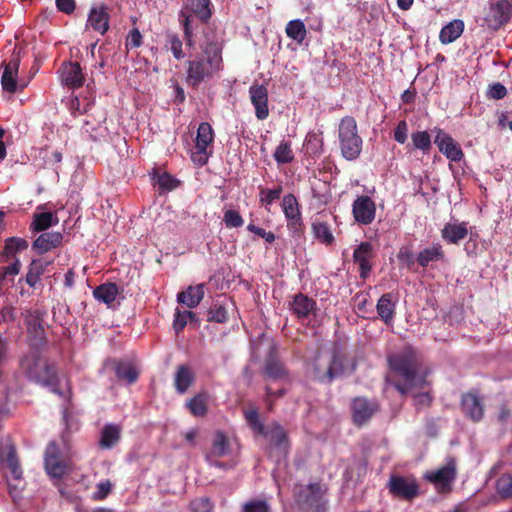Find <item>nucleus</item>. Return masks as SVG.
<instances>
[{
	"label": "nucleus",
	"instance_id": "37",
	"mask_svg": "<svg viewBox=\"0 0 512 512\" xmlns=\"http://www.w3.org/2000/svg\"><path fill=\"white\" fill-rule=\"evenodd\" d=\"M88 24L102 35L105 34L109 28V14L105 8L91 9L88 16Z\"/></svg>",
	"mask_w": 512,
	"mask_h": 512
},
{
	"label": "nucleus",
	"instance_id": "26",
	"mask_svg": "<svg viewBox=\"0 0 512 512\" xmlns=\"http://www.w3.org/2000/svg\"><path fill=\"white\" fill-rule=\"evenodd\" d=\"M468 235L467 222H448L441 229V237L447 244L458 245Z\"/></svg>",
	"mask_w": 512,
	"mask_h": 512
},
{
	"label": "nucleus",
	"instance_id": "4",
	"mask_svg": "<svg viewBox=\"0 0 512 512\" xmlns=\"http://www.w3.org/2000/svg\"><path fill=\"white\" fill-rule=\"evenodd\" d=\"M390 369L399 375L404 382H395V389L401 394L406 395L411 389L421 387L424 383V377L419 375V361L415 351L411 347H405L403 350L388 356Z\"/></svg>",
	"mask_w": 512,
	"mask_h": 512
},
{
	"label": "nucleus",
	"instance_id": "46",
	"mask_svg": "<svg viewBox=\"0 0 512 512\" xmlns=\"http://www.w3.org/2000/svg\"><path fill=\"white\" fill-rule=\"evenodd\" d=\"M414 149L421 150L424 154L431 150L432 143L427 131H416L411 134Z\"/></svg>",
	"mask_w": 512,
	"mask_h": 512
},
{
	"label": "nucleus",
	"instance_id": "31",
	"mask_svg": "<svg viewBox=\"0 0 512 512\" xmlns=\"http://www.w3.org/2000/svg\"><path fill=\"white\" fill-rule=\"evenodd\" d=\"M204 284L189 286L186 290L178 293V303L192 309L199 305L204 297Z\"/></svg>",
	"mask_w": 512,
	"mask_h": 512
},
{
	"label": "nucleus",
	"instance_id": "8",
	"mask_svg": "<svg viewBox=\"0 0 512 512\" xmlns=\"http://www.w3.org/2000/svg\"><path fill=\"white\" fill-rule=\"evenodd\" d=\"M269 442V453L279 462L288 456L290 451V441L287 432L278 422H273L266 426L261 434Z\"/></svg>",
	"mask_w": 512,
	"mask_h": 512
},
{
	"label": "nucleus",
	"instance_id": "64",
	"mask_svg": "<svg viewBox=\"0 0 512 512\" xmlns=\"http://www.w3.org/2000/svg\"><path fill=\"white\" fill-rule=\"evenodd\" d=\"M15 318V308L13 306L8 305L0 310V324L13 322Z\"/></svg>",
	"mask_w": 512,
	"mask_h": 512
},
{
	"label": "nucleus",
	"instance_id": "5",
	"mask_svg": "<svg viewBox=\"0 0 512 512\" xmlns=\"http://www.w3.org/2000/svg\"><path fill=\"white\" fill-rule=\"evenodd\" d=\"M210 6V0H187L180 11L179 21L183 27L185 45L189 49H194L196 45L194 31L197 29V25L194 18L206 24L212 16Z\"/></svg>",
	"mask_w": 512,
	"mask_h": 512
},
{
	"label": "nucleus",
	"instance_id": "57",
	"mask_svg": "<svg viewBox=\"0 0 512 512\" xmlns=\"http://www.w3.org/2000/svg\"><path fill=\"white\" fill-rule=\"evenodd\" d=\"M507 95L506 87L500 83L496 82L489 85L486 96L489 99L501 100Z\"/></svg>",
	"mask_w": 512,
	"mask_h": 512
},
{
	"label": "nucleus",
	"instance_id": "28",
	"mask_svg": "<svg viewBox=\"0 0 512 512\" xmlns=\"http://www.w3.org/2000/svg\"><path fill=\"white\" fill-rule=\"evenodd\" d=\"M113 368L117 379L128 385L136 383L140 375L136 365L130 361L115 360Z\"/></svg>",
	"mask_w": 512,
	"mask_h": 512
},
{
	"label": "nucleus",
	"instance_id": "59",
	"mask_svg": "<svg viewBox=\"0 0 512 512\" xmlns=\"http://www.w3.org/2000/svg\"><path fill=\"white\" fill-rule=\"evenodd\" d=\"M142 45V35L139 31V29L137 28H133L127 38H126V42H125V46L127 49H134V48H138Z\"/></svg>",
	"mask_w": 512,
	"mask_h": 512
},
{
	"label": "nucleus",
	"instance_id": "49",
	"mask_svg": "<svg viewBox=\"0 0 512 512\" xmlns=\"http://www.w3.org/2000/svg\"><path fill=\"white\" fill-rule=\"evenodd\" d=\"M260 193V203L262 205H271L273 202L278 200L283 192L282 185H277L273 189H268L264 187H259Z\"/></svg>",
	"mask_w": 512,
	"mask_h": 512
},
{
	"label": "nucleus",
	"instance_id": "51",
	"mask_svg": "<svg viewBox=\"0 0 512 512\" xmlns=\"http://www.w3.org/2000/svg\"><path fill=\"white\" fill-rule=\"evenodd\" d=\"M190 512H214V504L209 497H198L190 501Z\"/></svg>",
	"mask_w": 512,
	"mask_h": 512
},
{
	"label": "nucleus",
	"instance_id": "48",
	"mask_svg": "<svg viewBox=\"0 0 512 512\" xmlns=\"http://www.w3.org/2000/svg\"><path fill=\"white\" fill-rule=\"evenodd\" d=\"M273 156L278 164H287L292 162L294 154L291 149V144L289 142L282 141L277 146Z\"/></svg>",
	"mask_w": 512,
	"mask_h": 512
},
{
	"label": "nucleus",
	"instance_id": "55",
	"mask_svg": "<svg viewBox=\"0 0 512 512\" xmlns=\"http://www.w3.org/2000/svg\"><path fill=\"white\" fill-rule=\"evenodd\" d=\"M223 221L228 228H238L244 224V220L240 213L236 210H227L224 213Z\"/></svg>",
	"mask_w": 512,
	"mask_h": 512
},
{
	"label": "nucleus",
	"instance_id": "50",
	"mask_svg": "<svg viewBox=\"0 0 512 512\" xmlns=\"http://www.w3.org/2000/svg\"><path fill=\"white\" fill-rule=\"evenodd\" d=\"M228 319V313L223 304L219 302H215L211 305L207 314V321L216 322V323H224Z\"/></svg>",
	"mask_w": 512,
	"mask_h": 512
},
{
	"label": "nucleus",
	"instance_id": "44",
	"mask_svg": "<svg viewBox=\"0 0 512 512\" xmlns=\"http://www.w3.org/2000/svg\"><path fill=\"white\" fill-rule=\"evenodd\" d=\"M188 322L198 323L196 314L192 311H180L179 309H176L173 320V329L177 335L183 331Z\"/></svg>",
	"mask_w": 512,
	"mask_h": 512
},
{
	"label": "nucleus",
	"instance_id": "7",
	"mask_svg": "<svg viewBox=\"0 0 512 512\" xmlns=\"http://www.w3.org/2000/svg\"><path fill=\"white\" fill-rule=\"evenodd\" d=\"M325 492L326 489H324L319 482L300 486L296 493V499L300 509L303 512H325Z\"/></svg>",
	"mask_w": 512,
	"mask_h": 512
},
{
	"label": "nucleus",
	"instance_id": "21",
	"mask_svg": "<svg viewBox=\"0 0 512 512\" xmlns=\"http://www.w3.org/2000/svg\"><path fill=\"white\" fill-rule=\"evenodd\" d=\"M263 374L265 377L272 380H283L286 382L291 381L289 371L285 368L284 364L279 360L274 351H270L265 359Z\"/></svg>",
	"mask_w": 512,
	"mask_h": 512
},
{
	"label": "nucleus",
	"instance_id": "52",
	"mask_svg": "<svg viewBox=\"0 0 512 512\" xmlns=\"http://www.w3.org/2000/svg\"><path fill=\"white\" fill-rule=\"evenodd\" d=\"M244 417L249 427L257 434L261 435L266 429V426L260 421L259 414L256 409L244 411Z\"/></svg>",
	"mask_w": 512,
	"mask_h": 512
},
{
	"label": "nucleus",
	"instance_id": "36",
	"mask_svg": "<svg viewBox=\"0 0 512 512\" xmlns=\"http://www.w3.org/2000/svg\"><path fill=\"white\" fill-rule=\"evenodd\" d=\"M445 253L441 244L436 243L419 252L417 262L421 267H427L431 262L443 261Z\"/></svg>",
	"mask_w": 512,
	"mask_h": 512
},
{
	"label": "nucleus",
	"instance_id": "27",
	"mask_svg": "<svg viewBox=\"0 0 512 512\" xmlns=\"http://www.w3.org/2000/svg\"><path fill=\"white\" fill-rule=\"evenodd\" d=\"M0 462L6 464L14 479L18 480L22 477V470L17 458L16 448L12 443L7 442L0 446Z\"/></svg>",
	"mask_w": 512,
	"mask_h": 512
},
{
	"label": "nucleus",
	"instance_id": "43",
	"mask_svg": "<svg viewBox=\"0 0 512 512\" xmlns=\"http://www.w3.org/2000/svg\"><path fill=\"white\" fill-rule=\"evenodd\" d=\"M312 232L314 237L325 245H332L335 238L331 232L330 226L326 222L315 221L312 223Z\"/></svg>",
	"mask_w": 512,
	"mask_h": 512
},
{
	"label": "nucleus",
	"instance_id": "14",
	"mask_svg": "<svg viewBox=\"0 0 512 512\" xmlns=\"http://www.w3.org/2000/svg\"><path fill=\"white\" fill-rule=\"evenodd\" d=\"M352 213L357 223L369 225L375 219L376 205L369 196L361 195L354 200Z\"/></svg>",
	"mask_w": 512,
	"mask_h": 512
},
{
	"label": "nucleus",
	"instance_id": "54",
	"mask_svg": "<svg viewBox=\"0 0 512 512\" xmlns=\"http://www.w3.org/2000/svg\"><path fill=\"white\" fill-rule=\"evenodd\" d=\"M496 490L502 498L512 497V475L504 474L496 481Z\"/></svg>",
	"mask_w": 512,
	"mask_h": 512
},
{
	"label": "nucleus",
	"instance_id": "41",
	"mask_svg": "<svg viewBox=\"0 0 512 512\" xmlns=\"http://www.w3.org/2000/svg\"><path fill=\"white\" fill-rule=\"evenodd\" d=\"M120 439V428L113 424L105 425L101 431L99 445L101 448L108 449L116 444Z\"/></svg>",
	"mask_w": 512,
	"mask_h": 512
},
{
	"label": "nucleus",
	"instance_id": "53",
	"mask_svg": "<svg viewBox=\"0 0 512 512\" xmlns=\"http://www.w3.org/2000/svg\"><path fill=\"white\" fill-rule=\"evenodd\" d=\"M21 269V262L18 258H15V261H13L10 265L0 267V291L4 290L5 288V280L9 276H16L19 274Z\"/></svg>",
	"mask_w": 512,
	"mask_h": 512
},
{
	"label": "nucleus",
	"instance_id": "1",
	"mask_svg": "<svg viewBox=\"0 0 512 512\" xmlns=\"http://www.w3.org/2000/svg\"><path fill=\"white\" fill-rule=\"evenodd\" d=\"M202 37L201 52L186 61L185 82L192 88H198L203 81L212 78L223 62V43L216 31L206 25L202 29Z\"/></svg>",
	"mask_w": 512,
	"mask_h": 512
},
{
	"label": "nucleus",
	"instance_id": "56",
	"mask_svg": "<svg viewBox=\"0 0 512 512\" xmlns=\"http://www.w3.org/2000/svg\"><path fill=\"white\" fill-rule=\"evenodd\" d=\"M242 512H270V507L264 500H251L243 504Z\"/></svg>",
	"mask_w": 512,
	"mask_h": 512
},
{
	"label": "nucleus",
	"instance_id": "33",
	"mask_svg": "<svg viewBox=\"0 0 512 512\" xmlns=\"http://www.w3.org/2000/svg\"><path fill=\"white\" fill-rule=\"evenodd\" d=\"M194 382V373L187 365H179L174 376V387L179 394H184Z\"/></svg>",
	"mask_w": 512,
	"mask_h": 512
},
{
	"label": "nucleus",
	"instance_id": "22",
	"mask_svg": "<svg viewBox=\"0 0 512 512\" xmlns=\"http://www.w3.org/2000/svg\"><path fill=\"white\" fill-rule=\"evenodd\" d=\"M249 95L255 108V115L257 119H266L269 115L267 88L264 85L253 84L249 88Z\"/></svg>",
	"mask_w": 512,
	"mask_h": 512
},
{
	"label": "nucleus",
	"instance_id": "35",
	"mask_svg": "<svg viewBox=\"0 0 512 512\" xmlns=\"http://www.w3.org/2000/svg\"><path fill=\"white\" fill-rule=\"evenodd\" d=\"M58 223V218L51 212L34 213L33 220L29 225L31 233L45 232Z\"/></svg>",
	"mask_w": 512,
	"mask_h": 512
},
{
	"label": "nucleus",
	"instance_id": "47",
	"mask_svg": "<svg viewBox=\"0 0 512 512\" xmlns=\"http://www.w3.org/2000/svg\"><path fill=\"white\" fill-rule=\"evenodd\" d=\"M166 45L169 47L176 60H181L185 57V53L183 52V41L179 35L175 33H167Z\"/></svg>",
	"mask_w": 512,
	"mask_h": 512
},
{
	"label": "nucleus",
	"instance_id": "20",
	"mask_svg": "<svg viewBox=\"0 0 512 512\" xmlns=\"http://www.w3.org/2000/svg\"><path fill=\"white\" fill-rule=\"evenodd\" d=\"M61 83L71 89L83 86L85 77L78 62H64L60 70Z\"/></svg>",
	"mask_w": 512,
	"mask_h": 512
},
{
	"label": "nucleus",
	"instance_id": "12",
	"mask_svg": "<svg viewBox=\"0 0 512 512\" xmlns=\"http://www.w3.org/2000/svg\"><path fill=\"white\" fill-rule=\"evenodd\" d=\"M282 210L287 220V227L293 237L303 234V221L300 206L294 194H287L282 199Z\"/></svg>",
	"mask_w": 512,
	"mask_h": 512
},
{
	"label": "nucleus",
	"instance_id": "38",
	"mask_svg": "<svg viewBox=\"0 0 512 512\" xmlns=\"http://www.w3.org/2000/svg\"><path fill=\"white\" fill-rule=\"evenodd\" d=\"M208 399L206 392L198 393L187 401L186 407L194 417H204L208 412Z\"/></svg>",
	"mask_w": 512,
	"mask_h": 512
},
{
	"label": "nucleus",
	"instance_id": "2",
	"mask_svg": "<svg viewBox=\"0 0 512 512\" xmlns=\"http://www.w3.org/2000/svg\"><path fill=\"white\" fill-rule=\"evenodd\" d=\"M356 368V359L339 349L318 353L312 364L314 379L323 384H331L337 378L350 375Z\"/></svg>",
	"mask_w": 512,
	"mask_h": 512
},
{
	"label": "nucleus",
	"instance_id": "29",
	"mask_svg": "<svg viewBox=\"0 0 512 512\" xmlns=\"http://www.w3.org/2000/svg\"><path fill=\"white\" fill-rule=\"evenodd\" d=\"M377 314L387 325L393 322L395 317L396 299L392 293L383 294L376 305Z\"/></svg>",
	"mask_w": 512,
	"mask_h": 512
},
{
	"label": "nucleus",
	"instance_id": "6",
	"mask_svg": "<svg viewBox=\"0 0 512 512\" xmlns=\"http://www.w3.org/2000/svg\"><path fill=\"white\" fill-rule=\"evenodd\" d=\"M338 138L342 156L349 161L357 159L362 150V138L358 134L357 123L352 116L341 119Z\"/></svg>",
	"mask_w": 512,
	"mask_h": 512
},
{
	"label": "nucleus",
	"instance_id": "45",
	"mask_svg": "<svg viewBox=\"0 0 512 512\" xmlns=\"http://www.w3.org/2000/svg\"><path fill=\"white\" fill-rule=\"evenodd\" d=\"M286 34L289 38L301 43L306 38V28L304 23L299 20H291L286 26Z\"/></svg>",
	"mask_w": 512,
	"mask_h": 512
},
{
	"label": "nucleus",
	"instance_id": "32",
	"mask_svg": "<svg viewBox=\"0 0 512 512\" xmlns=\"http://www.w3.org/2000/svg\"><path fill=\"white\" fill-rule=\"evenodd\" d=\"M465 24L461 19H454L442 27L439 33V41L442 44H450L456 41L463 33Z\"/></svg>",
	"mask_w": 512,
	"mask_h": 512
},
{
	"label": "nucleus",
	"instance_id": "15",
	"mask_svg": "<svg viewBox=\"0 0 512 512\" xmlns=\"http://www.w3.org/2000/svg\"><path fill=\"white\" fill-rule=\"evenodd\" d=\"M44 464L46 472L53 478H61L66 473V464L60 459V449L55 441L49 442L45 449Z\"/></svg>",
	"mask_w": 512,
	"mask_h": 512
},
{
	"label": "nucleus",
	"instance_id": "34",
	"mask_svg": "<svg viewBox=\"0 0 512 512\" xmlns=\"http://www.w3.org/2000/svg\"><path fill=\"white\" fill-rule=\"evenodd\" d=\"M230 450V441L227 435L223 431L217 430L213 435L211 450L210 453L206 455V460H209L210 456H226L230 453Z\"/></svg>",
	"mask_w": 512,
	"mask_h": 512
},
{
	"label": "nucleus",
	"instance_id": "13",
	"mask_svg": "<svg viewBox=\"0 0 512 512\" xmlns=\"http://www.w3.org/2000/svg\"><path fill=\"white\" fill-rule=\"evenodd\" d=\"M380 409L377 400H369L366 397L358 396L351 401V412L353 423L357 427L367 424Z\"/></svg>",
	"mask_w": 512,
	"mask_h": 512
},
{
	"label": "nucleus",
	"instance_id": "58",
	"mask_svg": "<svg viewBox=\"0 0 512 512\" xmlns=\"http://www.w3.org/2000/svg\"><path fill=\"white\" fill-rule=\"evenodd\" d=\"M112 484L109 480L101 481L96 486V491L93 493L92 499L96 501L104 500L111 492Z\"/></svg>",
	"mask_w": 512,
	"mask_h": 512
},
{
	"label": "nucleus",
	"instance_id": "63",
	"mask_svg": "<svg viewBox=\"0 0 512 512\" xmlns=\"http://www.w3.org/2000/svg\"><path fill=\"white\" fill-rule=\"evenodd\" d=\"M58 11L65 14H72L76 8L75 0H55Z\"/></svg>",
	"mask_w": 512,
	"mask_h": 512
},
{
	"label": "nucleus",
	"instance_id": "62",
	"mask_svg": "<svg viewBox=\"0 0 512 512\" xmlns=\"http://www.w3.org/2000/svg\"><path fill=\"white\" fill-rule=\"evenodd\" d=\"M408 125L405 120L398 122L394 129V139L399 144H404L407 141Z\"/></svg>",
	"mask_w": 512,
	"mask_h": 512
},
{
	"label": "nucleus",
	"instance_id": "61",
	"mask_svg": "<svg viewBox=\"0 0 512 512\" xmlns=\"http://www.w3.org/2000/svg\"><path fill=\"white\" fill-rule=\"evenodd\" d=\"M397 258L399 262L407 267L408 269H411V267L414 265V255L411 249L407 247H402L397 255Z\"/></svg>",
	"mask_w": 512,
	"mask_h": 512
},
{
	"label": "nucleus",
	"instance_id": "16",
	"mask_svg": "<svg viewBox=\"0 0 512 512\" xmlns=\"http://www.w3.org/2000/svg\"><path fill=\"white\" fill-rule=\"evenodd\" d=\"M436 132L434 143L438 146L439 151L451 161H461L464 157L461 146L442 129L436 128Z\"/></svg>",
	"mask_w": 512,
	"mask_h": 512
},
{
	"label": "nucleus",
	"instance_id": "60",
	"mask_svg": "<svg viewBox=\"0 0 512 512\" xmlns=\"http://www.w3.org/2000/svg\"><path fill=\"white\" fill-rule=\"evenodd\" d=\"M286 394L285 389H279L277 391L272 390L270 386L265 388V401L267 403L268 410L272 411L274 406V398H281Z\"/></svg>",
	"mask_w": 512,
	"mask_h": 512
},
{
	"label": "nucleus",
	"instance_id": "3",
	"mask_svg": "<svg viewBox=\"0 0 512 512\" xmlns=\"http://www.w3.org/2000/svg\"><path fill=\"white\" fill-rule=\"evenodd\" d=\"M20 369L29 381L48 388L56 395L64 396L56 366L42 357L39 351L31 350L25 354L20 360Z\"/></svg>",
	"mask_w": 512,
	"mask_h": 512
},
{
	"label": "nucleus",
	"instance_id": "19",
	"mask_svg": "<svg viewBox=\"0 0 512 512\" xmlns=\"http://www.w3.org/2000/svg\"><path fill=\"white\" fill-rule=\"evenodd\" d=\"M461 409L468 419L478 422L484 416L483 399L473 391L464 393L461 397Z\"/></svg>",
	"mask_w": 512,
	"mask_h": 512
},
{
	"label": "nucleus",
	"instance_id": "23",
	"mask_svg": "<svg viewBox=\"0 0 512 512\" xmlns=\"http://www.w3.org/2000/svg\"><path fill=\"white\" fill-rule=\"evenodd\" d=\"M63 234L60 232H42L32 243V249L38 254H45L52 249L60 247Z\"/></svg>",
	"mask_w": 512,
	"mask_h": 512
},
{
	"label": "nucleus",
	"instance_id": "10",
	"mask_svg": "<svg viewBox=\"0 0 512 512\" xmlns=\"http://www.w3.org/2000/svg\"><path fill=\"white\" fill-rule=\"evenodd\" d=\"M512 17V4L509 0H497L491 3L484 18L486 27L498 31L506 25Z\"/></svg>",
	"mask_w": 512,
	"mask_h": 512
},
{
	"label": "nucleus",
	"instance_id": "17",
	"mask_svg": "<svg viewBox=\"0 0 512 512\" xmlns=\"http://www.w3.org/2000/svg\"><path fill=\"white\" fill-rule=\"evenodd\" d=\"M20 65V50L15 47L8 63L5 64L1 77V85L4 91L15 93L18 91L17 74Z\"/></svg>",
	"mask_w": 512,
	"mask_h": 512
},
{
	"label": "nucleus",
	"instance_id": "9",
	"mask_svg": "<svg viewBox=\"0 0 512 512\" xmlns=\"http://www.w3.org/2000/svg\"><path fill=\"white\" fill-rule=\"evenodd\" d=\"M457 477L456 461L453 458L447 460L446 464L436 470L428 471L424 478L433 484L437 492L446 494L452 491V484Z\"/></svg>",
	"mask_w": 512,
	"mask_h": 512
},
{
	"label": "nucleus",
	"instance_id": "42",
	"mask_svg": "<svg viewBox=\"0 0 512 512\" xmlns=\"http://www.w3.org/2000/svg\"><path fill=\"white\" fill-rule=\"evenodd\" d=\"M48 264L44 263L41 259H33L31 261L25 277V281L30 287H35Z\"/></svg>",
	"mask_w": 512,
	"mask_h": 512
},
{
	"label": "nucleus",
	"instance_id": "30",
	"mask_svg": "<svg viewBox=\"0 0 512 512\" xmlns=\"http://www.w3.org/2000/svg\"><path fill=\"white\" fill-rule=\"evenodd\" d=\"M28 241L21 237H10L5 240L4 249L0 253V261H15L16 255L28 248Z\"/></svg>",
	"mask_w": 512,
	"mask_h": 512
},
{
	"label": "nucleus",
	"instance_id": "18",
	"mask_svg": "<svg viewBox=\"0 0 512 512\" xmlns=\"http://www.w3.org/2000/svg\"><path fill=\"white\" fill-rule=\"evenodd\" d=\"M373 245L370 242H361L353 252V261L359 267V274L366 279L372 271V259L374 258Z\"/></svg>",
	"mask_w": 512,
	"mask_h": 512
},
{
	"label": "nucleus",
	"instance_id": "25",
	"mask_svg": "<svg viewBox=\"0 0 512 512\" xmlns=\"http://www.w3.org/2000/svg\"><path fill=\"white\" fill-rule=\"evenodd\" d=\"M150 176L152 184L158 187L159 194L171 192L181 185L179 179L166 171H161L159 168H153Z\"/></svg>",
	"mask_w": 512,
	"mask_h": 512
},
{
	"label": "nucleus",
	"instance_id": "11",
	"mask_svg": "<svg viewBox=\"0 0 512 512\" xmlns=\"http://www.w3.org/2000/svg\"><path fill=\"white\" fill-rule=\"evenodd\" d=\"M387 488L393 497L406 501H412L420 494L417 481L411 477L391 475Z\"/></svg>",
	"mask_w": 512,
	"mask_h": 512
},
{
	"label": "nucleus",
	"instance_id": "24",
	"mask_svg": "<svg viewBox=\"0 0 512 512\" xmlns=\"http://www.w3.org/2000/svg\"><path fill=\"white\" fill-rule=\"evenodd\" d=\"M290 310L298 319H305L311 314H315L317 310V303L307 295L297 293L290 304Z\"/></svg>",
	"mask_w": 512,
	"mask_h": 512
},
{
	"label": "nucleus",
	"instance_id": "39",
	"mask_svg": "<svg viewBox=\"0 0 512 512\" xmlns=\"http://www.w3.org/2000/svg\"><path fill=\"white\" fill-rule=\"evenodd\" d=\"M118 295V287L115 283H105L97 286L93 291V296L108 307L115 301Z\"/></svg>",
	"mask_w": 512,
	"mask_h": 512
},
{
	"label": "nucleus",
	"instance_id": "40",
	"mask_svg": "<svg viewBox=\"0 0 512 512\" xmlns=\"http://www.w3.org/2000/svg\"><path fill=\"white\" fill-rule=\"evenodd\" d=\"M214 141V132L208 122L200 123L196 136V149L207 150Z\"/></svg>",
	"mask_w": 512,
	"mask_h": 512
}]
</instances>
